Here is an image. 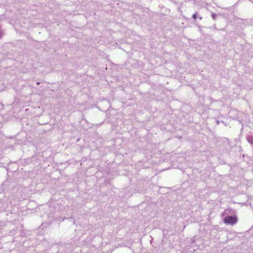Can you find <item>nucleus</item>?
Masks as SVG:
<instances>
[{
    "instance_id": "nucleus-3",
    "label": "nucleus",
    "mask_w": 253,
    "mask_h": 253,
    "mask_svg": "<svg viewBox=\"0 0 253 253\" xmlns=\"http://www.w3.org/2000/svg\"><path fill=\"white\" fill-rule=\"evenodd\" d=\"M211 17L213 18V19H215L216 17V15L214 13H212L211 14Z\"/></svg>"
},
{
    "instance_id": "nucleus-5",
    "label": "nucleus",
    "mask_w": 253,
    "mask_h": 253,
    "mask_svg": "<svg viewBox=\"0 0 253 253\" xmlns=\"http://www.w3.org/2000/svg\"><path fill=\"white\" fill-rule=\"evenodd\" d=\"M1 35H0V37H1Z\"/></svg>"
},
{
    "instance_id": "nucleus-1",
    "label": "nucleus",
    "mask_w": 253,
    "mask_h": 253,
    "mask_svg": "<svg viewBox=\"0 0 253 253\" xmlns=\"http://www.w3.org/2000/svg\"><path fill=\"white\" fill-rule=\"evenodd\" d=\"M237 218L236 216H227L224 219V222L226 224L233 225L236 223Z\"/></svg>"
},
{
    "instance_id": "nucleus-2",
    "label": "nucleus",
    "mask_w": 253,
    "mask_h": 253,
    "mask_svg": "<svg viewBox=\"0 0 253 253\" xmlns=\"http://www.w3.org/2000/svg\"><path fill=\"white\" fill-rule=\"evenodd\" d=\"M247 139H248V141H249L250 143L252 144V143H253V138H252L251 137H250V136H248V137H247Z\"/></svg>"
},
{
    "instance_id": "nucleus-4",
    "label": "nucleus",
    "mask_w": 253,
    "mask_h": 253,
    "mask_svg": "<svg viewBox=\"0 0 253 253\" xmlns=\"http://www.w3.org/2000/svg\"><path fill=\"white\" fill-rule=\"evenodd\" d=\"M193 18L194 19H196L197 18V14L196 13H195V14H193Z\"/></svg>"
}]
</instances>
